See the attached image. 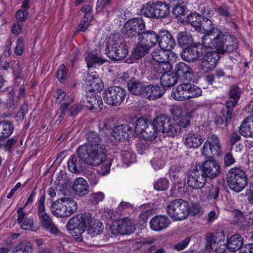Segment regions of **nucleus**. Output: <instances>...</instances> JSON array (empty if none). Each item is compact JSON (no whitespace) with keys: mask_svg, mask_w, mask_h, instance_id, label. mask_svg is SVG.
Masks as SVG:
<instances>
[{"mask_svg":"<svg viewBox=\"0 0 253 253\" xmlns=\"http://www.w3.org/2000/svg\"><path fill=\"white\" fill-rule=\"evenodd\" d=\"M206 36L204 39L205 48L214 49L224 54L236 50L238 47V40L226 32L220 31L217 35Z\"/></svg>","mask_w":253,"mask_h":253,"instance_id":"nucleus-1","label":"nucleus"},{"mask_svg":"<svg viewBox=\"0 0 253 253\" xmlns=\"http://www.w3.org/2000/svg\"><path fill=\"white\" fill-rule=\"evenodd\" d=\"M175 73L171 72L164 74L161 77V84L163 87H171L177 82L178 78L183 80L194 82L193 71L187 64H176Z\"/></svg>","mask_w":253,"mask_h":253,"instance_id":"nucleus-2","label":"nucleus"},{"mask_svg":"<svg viewBox=\"0 0 253 253\" xmlns=\"http://www.w3.org/2000/svg\"><path fill=\"white\" fill-rule=\"evenodd\" d=\"M86 143L79 148L102 163L105 159V147L101 144L98 134L94 131H89L86 134Z\"/></svg>","mask_w":253,"mask_h":253,"instance_id":"nucleus-3","label":"nucleus"},{"mask_svg":"<svg viewBox=\"0 0 253 253\" xmlns=\"http://www.w3.org/2000/svg\"><path fill=\"white\" fill-rule=\"evenodd\" d=\"M102 163L80 148L77 150V155H72L68 161L69 170L73 173H79L83 170L85 164L97 166Z\"/></svg>","mask_w":253,"mask_h":253,"instance_id":"nucleus-4","label":"nucleus"},{"mask_svg":"<svg viewBox=\"0 0 253 253\" xmlns=\"http://www.w3.org/2000/svg\"><path fill=\"white\" fill-rule=\"evenodd\" d=\"M138 40L132 55L135 59L144 56L150 48L156 45L158 41V36L154 31L148 30L139 33Z\"/></svg>","mask_w":253,"mask_h":253,"instance_id":"nucleus-5","label":"nucleus"},{"mask_svg":"<svg viewBox=\"0 0 253 253\" xmlns=\"http://www.w3.org/2000/svg\"><path fill=\"white\" fill-rule=\"evenodd\" d=\"M107 56L115 61L126 57L127 49L123 38L120 35L110 36L107 41Z\"/></svg>","mask_w":253,"mask_h":253,"instance_id":"nucleus-6","label":"nucleus"},{"mask_svg":"<svg viewBox=\"0 0 253 253\" xmlns=\"http://www.w3.org/2000/svg\"><path fill=\"white\" fill-rule=\"evenodd\" d=\"M141 12L146 17L158 19L167 17L169 14L170 8L166 2L151 1L142 5Z\"/></svg>","mask_w":253,"mask_h":253,"instance_id":"nucleus-7","label":"nucleus"},{"mask_svg":"<svg viewBox=\"0 0 253 253\" xmlns=\"http://www.w3.org/2000/svg\"><path fill=\"white\" fill-rule=\"evenodd\" d=\"M190 210L188 203L181 199L174 200L167 206V212L174 221H182L187 218Z\"/></svg>","mask_w":253,"mask_h":253,"instance_id":"nucleus-8","label":"nucleus"},{"mask_svg":"<svg viewBox=\"0 0 253 253\" xmlns=\"http://www.w3.org/2000/svg\"><path fill=\"white\" fill-rule=\"evenodd\" d=\"M90 219L91 214L89 212H84L72 217L67 224L70 234L80 238Z\"/></svg>","mask_w":253,"mask_h":253,"instance_id":"nucleus-9","label":"nucleus"},{"mask_svg":"<svg viewBox=\"0 0 253 253\" xmlns=\"http://www.w3.org/2000/svg\"><path fill=\"white\" fill-rule=\"evenodd\" d=\"M227 181L230 188L236 192H240L247 185V176L244 170L234 168L227 174Z\"/></svg>","mask_w":253,"mask_h":253,"instance_id":"nucleus-10","label":"nucleus"},{"mask_svg":"<svg viewBox=\"0 0 253 253\" xmlns=\"http://www.w3.org/2000/svg\"><path fill=\"white\" fill-rule=\"evenodd\" d=\"M94 64H87V72L84 75L83 79L84 87L86 92H94L100 91L103 87V84L101 79L96 77L95 72L93 71Z\"/></svg>","mask_w":253,"mask_h":253,"instance_id":"nucleus-11","label":"nucleus"},{"mask_svg":"<svg viewBox=\"0 0 253 253\" xmlns=\"http://www.w3.org/2000/svg\"><path fill=\"white\" fill-rule=\"evenodd\" d=\"M126 92L124 88L117 86H111L105 89L103 97L104 102L107 104L117 106L123 101Z\"/></svg>","mask_w":253,"mask_h":253,"instance_id":"nucleus-12","label":"nucleus"},{"mask_svg":"<svg viewBox=\"0 0 253 253\" xmlns=\"http://www.w3.org/2000/svg\"><path fill=\"white\" fill-rule=\"evenodd\" d=\"M152 123H149L147 119L143 117L138 118L135 122L134 130L136 133H141L143 138L147 140L155 139V130Z\"/></svg>","mask_w":253,"mask_h":253,"instance_id":"nucleus-13","label":"nucleus"},{"mask_svg":"<svg viewBox=\"0 0 253 253\" xmlns=\"http://www.w3.org/2000/svg\"><path fill=\"white\" fill-rule=\"evenodd\" d=\"M220 144L218 137L215 134L208 136L202 149V154L206 157L218 155L220 152Z\"/></svg>","mask_w":253,"mask_h":253,"instance_id":"nucleus-14","label":"nucleus"},{"mask_svg":"<svg viewBox=\"0 0 253 253\" xmlns=\"http://www.w3.org/2000/svg\"><path fill=\"white\" fill-rule=\"evenodd\" d=\"M145 24L142 17L132 18L124 25L123 33L129 37H133L140 33L139 31L144 30Z\"/></svg>","mask_w":253,"mask_h":253,"instance_id":"nucleus-15","label":"nucleus"},{"mask_svg":"<svg viewBox=\"0 0 253 253\" xmlns=\"http://www.w3.org/2000/svg\"><path fill=\"white\" fill-rule=\"evenodd\" d=\"M203 42H195L188 47H186L181 53V57L183 60L187 62H195L201 55L203 50Z\"/></svg>","mask_w":253,"mask_h":253,"instance_id":"nucleus-16","label":"nucleus"},{"mask_svg":"<svg viewBox=\"0 0 253 253\" xmlns=\"http://www.w3.org/2000/svg\"><path fill=\"white\" fill-rule=\"evenodd\" d=\"M219 164L213 158L205 161L202 166V174L207 179L217 177L221 172Z\"/></svg>","mask_w":253,"mask_h":253,"instance_id":"nucleus-17","label":"nucleus"},{"mask_svg":"<svg viewBox=\"0 0 253 253\" xmlns=\"http://www.w3.org/2000/svg\"><path fill=\"white\" fill-rule=\"evenodd\" d=\"M53 96L60 102L63 100L66 101L61 104L60 108L57 112V115L58 116V120L60 122L65 116L68 106L73 100L69 96H66V92L61 89H56L53 93Z\"/></svg>","mask_w":253,"mask_h":253,"instance_id":"nucleus-18","label":"nucleus"},{"mask_svg":"<svg viewBox=\"0 0 253 253\" xmlns=\"http://www.w3.org/2000/svg\"><path fill=\"white\" fill-rule=\"evenodd\" d=\"M207 181L206 177L197 169L190 171L187 177V183L193 189L202 188Z\"/></svg>","mask_w":253,"mask_h":253,"instance_id":"nucleus-19","label":"nucleus"},{"mask_svg":"<svg viewBox=\"0 0 253 253\" xmlns=\"http://www.w3.org/2000/svg\"><path fill=\"white\" fill-rule=\"evenodd\" d=\"M193 85L190 83H183L178 85L171 91V97L178 101L188 99V95H190L192 92Z\"/></svg>","mask_w":253,"mask_h":253,"instance_id":"nucleus-20","label":"nucleus"},{"mask_svg":"<svg viewBox=\"0 0 253 253\" xmlns=\"http://www.w3.org/2000/svg\"><path fill=\"white\" fill-rule=\"evenodd\" d=\"M171 224L170 219L165 215H156L150 221V228L156 232H159L167 229Z\"/></svg>","mask_w":253,"mask_h":253,"instance_id":"nucleus-21","label":"nucleus"},{"mask_svg":"<svg viewBox=\"0 0 253 253\" xmlns=\"http://www.w3.org/2000/svg\"><path fill=\"white\" fill-rule=\"evenodd\" d=\"M133 134L134 130L126 125H121L115 127L112 133L114 138L120 141L128 139Z\"/></svg>","mask_w":253,"mask_h":253,"instance_id":"nucleus-22","label":"nucleus"},{"mask_svg":"<svg viewBox=\"0 0 253 253\" xmlns=\"http://www.w3.org/2000/svg\"><path fill=\"white\" fill-rule=\"evenodd\" d=\"M158 36V43L160 48L165 51H169L175 45V41L170 33L167 30L161 31Z\"/></svg>","mask_w":253,"mask_h":253,"instance_id":"nucleus-23","label":"nucleus"},{"mask_svg":"<svg viewBox=\"0 0 253 253\" xmlns=\"http://www.w3.org/2000/svg\"><path fill=\"white\" fill-rule=\"evenodd\" d=\"M40 219L41 226L45 231L54 235H57L60 232L49 214L42 215Z\"/></svg>","mask_w":253,"mask_h":253,"instance_id":"nucleus-24","label":"nucleus"},{"mask_svg":"<svg viewBox=\"0 0 253 253\" xmlns=\"http://www.w3.org/2000/svg\"><path fill=\"white\" fill-rule=\"evenodd\" d=\"M200 27H199L198 31L199 32H206V34L203 37L202 42L204 45V39L206 36L210 35H217L220 31L217 29L213 28L212 22L209 20L208 18L203 16V19H201Z\"/></svg>","mask_w":253,"mask_h":253,"instance_id":"nucleus-25","label":"nucleus"},{"mask_svg":"<svg viewBox=\"0 0 253 253\" xmlns=\"http://www.w3.org/2000/svg\"><path fill=\"white\" fill-rule=\"evenodd\" d=\"M143 97L149 100H155L161 97L164 94V90L159 85L149 84L146 85Z\"/></svg>","mask_w":253,"mask_h":253,"instance_id":"nucleus-26","label":"nucleus"},{"mask_svg":"<svg viewBox=\"0 0 253 253\" xmlns=\"http://www.w3.org/2000/svg\"><path fill=\"white\" fill-rule=\"evenodd\" d=\"M184 139L185 144L190 148H197L204 142L202 137L197 133L194 132H190L186 134Z\"/></svg>","mask_w":253,"mask_h":253,"instance_id":"nucleus-27","label":"nucleus"},{"mask_svg":"<svg viewBox=\"0 0 253 253\" xmlns=\"http://www.w3.org/2000/svg\"><path fill=\"white\" fill-rule=\"evenodd\" d=\"M24 208H19L17 210L18 213L17 222L22 229L24 230H31L34 226L33 218H26V212L23 211Z\"/></svg>","mask_w":253,"mask_h":253,"instance_id":"nucleus-28","label":"nucleus"},{"mask_svg":"<svg viewBox=\"0 0 253 253\" xmlns=\"http://www.w3.org/2000/svg\"><path fill=\"white\" fill-rule=\"evenodd\" d=\"M242 90L238 85L234 84L230 87L228 95L231 100H228L226 105L230 107L236 106L241 95Z\"/></svg>","mask_w":253,"mask_h":253,"instance_id":"nucleus-29","label":"nucleus"},{"mask_svg":"<svg viewBox=\"0 0 253 253\" xmlns=\"http://www.w3.org/2000/svg\"><path fill=\"white\" fill-rule=\"evenodd\" d=\"M117 229L120 233L122 235L130 234L135 229L132 221L127 218H125L119 221Z\"/></svg>","mask_w":253,"mask_h":253,"instance_id":"nucleus-30","label":"nucleus"},{"mask_svg":"<svg viewBox=\"0 0 253 253\" xmlns=\"http://www.w3.org/2000/svg\"><path fill=\"white\" fill-rule=\"evenodd\" d=\"M73 188L75 192L81 196H84L88 193V185L87 181L82 177H79L75 179Z\"/></svg>","mask_w":253,"mask_h":253,"instance_id":"nucleus-31","label":"nucleus"},{"mask_svg":"<svg viewBox=\"0 0 253 253\" xmlns=\"http://www.w3.org/2000/svg\"><path fill=\"white\" fill-rule=\"evenodd\" d=\"M83 103L85 105V108L93 112L100 111L102 109V102L101 98L99 96H90L89 98L84 100Z\"/></svg>","mask_w":253,"mask_h":253,"instance_id":"nucleus-32","label":"nucleus"},{"mask_svg":"<svg viewBox=\"0 0 253 253\" xmlns=\"http://www.w3.org/2000/svg\"><path fill=\"white\" fill-rule=\"evenodd\" d=\"M239 130L242 136L253 137V117L246 118L240 126Z\"/></svg>","mask_w":253,"mask_h":253,"instance_id":"nucleus-33","label":"nucleus"},{"mask_svg":"<svg viewBox=\"0 0 253 253\" xmlns=\"http://www.w3.org/2000/svg\"><path fill=\"white\" fill-rule=\"evenodd\" d=\"M87 224V232L91 237H94L100 234L103 229V225L101 222L92 218L91 215V219Z\"/></svg>","mask_w":253,"mask_h":253,"instance_id":"nucleus-34","label":"nucleus"},{"mask_svg":"<svg viewBox=\"0 0 253 253\" xmlns=\"http://www.w3.org/2000/svg\"><path fill=\"white\" fill-rule=\"evenodd\" d=\"M243 238L238 234L233 235L228 239L227 246L230 252H234L239 250L243 245Z\"/></svg>","mask_w":253,"mask_h":253,"instance_id":"nucleus-35","label":"nucleus"},{"mask_svg":"<svg viewBox=\"0 0 253 253\" xmlns=\"http://www.w3.org/2000/svg\"><path fill=\"white\" fill-rule=\"evenodd\" d=\"M167 123L164 124L163 129H161V131L162 133H167L169 136L173 137L176 135L180 131V126L173 125V121L168 116Z\"/></svg>","mask_w":253,"mask_h":253,"instance_id":"nucleus-36","label":"nucleus"},{"mask_svg":"<svg viewBox=\"0 0 253 253\" xmlns=\"http://www.w3.org/2000/svg\"><path fill=\"white\" fill-rule=\"evenodd\" d=\"M145 86L146 85L134 79L129 80L127 83L128 89L131 93L135 95H141L142 96H143Z\"/></svg>","mask_w":253,"mask_h":253,"instance_id":"nucleus-37","label":"nucleus"},{"mask_svg":"<svg viewBox=\"0 0 253 253\" xmlns=\"http://www.w3.org/2000/svg\"><path fill=\"white\" fill-rule=\"evenodd\" d=\"M178 44L181 47H188L192 46L193 42V39L192 35L186 31L179 32L177 36Z\"/></svg>","mask_w":253,"mask_h":253,"instance_id":"nucleus-38","label":"nucleus"},{"mask_svg":"<svg viewBox=\"0 0 253 253\" xmlns=\"http://www.w3.org/2000/svg\"><path fill=\"white\" fill-rule=\"evenodd\" d=\"M13 130V125L10 121H0V140L8 137Z\"/></svg>","mask_w":253,"mask_h":253,"instance_id":"nucleus-39","label":"nucleus"},{"mask_svg":"<svg viewBox=\"0 0 253 253\" xmlns=\"http://www.w3.org/2000/svg\"><path fill=\"white\" fill-rule=\"evenodd\" d=\"M168 116L164 114H160L153 119L152 125L154 126L152 130H155V139L157 137V133L160 132L161 129H163L165 123H167Z\"/></svg>","mask_w":253,"mask_h":253,"instance_id":"nucleus-40","label":"nucleus"},{"mask_svg":"<svg viewBox=\"0 0 253 253\" xmlns=\"http://www.w3.org/2000/svg\"><path fill=\"white\" fill-rule=\"evenodd\" d=\"M64 206L65 216L68 217L72 214L77 210L76 202L71 198H61Z\"/></svg>","mask_w":253,"mask_h":253,"instance_id":"nucleus-41","label":"nucleus"},{"mask_svg":"<svg viewBox=\"0 0 253 253\" xmlns=\"http://www.w3.org/2000/svg\"><path fill=\"white\" fill-rule=\"evenodd\" d=\"M51 213L57 217H65V209L61 198L55 201L50 207Z\"/></svg>","mask_w":253,"mask_h":253,"instance_id":"nucleus-42","label":"nucleus"},{"mask_svg":"<svg viewBox=\"0 0 253 253\" xmlns=\"http://www.w3.org/2000/svg\"><path fill=\"white\" fill-rule=\"evenodd\" d=\"M86 63H103L106 61L96 51H91L86 52L85 56Z\"/></svg>","mask_w":253,"mask_h":253,"instance_id":"nucleus-43","label":"nucleus"},{"mask_svg":"<svg viewBox=\"0 0 253 253\" xmlns=\"http://www.w3.org/2000/svg\"><path fill=\"white\" fill-rule=\"evenodd\" d=\"M171 114L174 117H176L177 119L179 118V122H180L181 121L184 122H181L179 124L180 127H185L189 124V120L187 119L186 117H182V110L181 108L178 106H173L170 109Z\"/></svg>","mask_w":253,"mask_h":253,"instance_id":"nucleus-44","label":"nucleus"},{"mask_svg":"<svg viewBox=\"0 0 253 253\" xmlns=\"http://www.w3.org/2000/svg\"><path fill=\"white\" fill-rule=\"evenodd\" d=\"M32 252L31 244L27 241H23L14 247L12 253H32Z\"/></svg>","mask_w":253,"mask_h":253,"instance_id":"nucleus-45","label":"nucleus"},{"mask_svg":"<svg viewBox=\"0 0 253 253\" xmlns=\"http://www.w3.org/2000/svg\"><path fill=\"white\" fill-rule=\"evenodd\" d=\"M155 157L151 161V165L155 169H160L165 165V161L162 158V153L161 151L158 150L155 153Z\"/></svg>","mask_w":253,"mask_h":253,"instance_id":"nucleus-46","label":"nucleus"},{"mask_svg":"<svg viewBox=\"0 0 253 253\" xmlns=\"http://www.w3.org/2000/svg\"><path fill=\"white\" fill-rule=\"evenodd\" d=\"M203 19V16L198 14L197 13H193L187 15L186 21L190 23L191 25L198 31L199 27L201 26L200 23L201 22V19Z\"/></svg>","mask_w":253,"mask_h":253,"instance_id":"nucleus-47","label":"nucleus"},{"mask_svg":"<svg viewBox=\"0 0 253 253\" xmlns=\"http://www.w3.org/2000/svg\"><path fill=\"white\" fill-rule=\"evenodd\" d=\"M219 54H221L215 49V51H211L207 52L203 58V62L217 63V62L220 58V55Z\"/></svg>","mask_w":253,"mask_h":253,"instance_id":"nucleus-48","label":"nucleus"},{"mask_svg":"<svg viewBox=\"0 0 253 253\" xmlns=\"http://www.w3.org/2000/svg\"><path fill=\"white\" fill-rule=\"evenodd\" d=\"M152 70L154 73L162 74L168 73L172 70V64H152Z\"/></svg>","mask_w":253,"mask_h":253,"instance_id":"nucleus-49","label":"nucleus"},{"mask_svg":"<svg viewBox=\"0 0 253 253\" xmlns=\"http://www.w3.org/2000/svg\"><path fill=\"white\" fill-rule=\"evenodd\" d=\"M205 194L210 200H216L219 196V188L214 185L207 187Z\"/></svg>","mask_w":253,"mask_h":253,"instance_id":"nucleus-50","label":"nucleus"},{"mask_svg":"<svg viewBox=\"0 0 253 253\" xmlns=\"http://www.w3.org/2000/svg\"><path fill=\"white\" fill-rule=\"evenodd\" d=\"M87 16H84L81 20L80 24L76 28L77 32H84L90 25L93 17H90L88 15H87Z\"/></svg>","mask_w":253,"mask_h":253,"instance_id":"nucleus-51","label":"nucleus"},{"mask_svg":"<svg viewBox=\"0 0 253 253\" xmlns=\"http://www.w3.org/2000/svg\"><path fill=\"white\" fill-rule=\"evenodd\" d=\"M166 55V51L163 50L155 51L151 53L152 58L156 63H166L165 61Z\"/></svg>","mask_w":253,"mask_h":253,"instance_id":"nucleus-52","label":"nucleus"},{"mask_svg":"<svg viewBox=\"0 0 253 253\" xmlns=\"http://www.w3.org/2000/svg\"><path fill=\"white\" fill-rule=\"evenodd\" d=\"M206 246L205 247V253H211V250H212V246L215 244L216 239L215 235L211 233H208L206 236Z\"/></svg>","mask_w":253,"mask_h":253,"instance_id":"nucleus-53","label":"nucleus"},{"mask_svg":"<svg viewBox=\"0 0 253 253\" xmlns=\"http://www.w3.org/2000/svg\"><path fill=\"white\" fill-rule=\"evenodd\" d=\"M113 160V158L112 157L106 158L105 155V159L103 162H105V164L102 165L101 167L100 170L99 172L102 175H105L110 172V167L112 165V161Z\"/></svg>","mask_w":253,"mask_h":253,"instance_id":"nucleus-54","label":"nucleus"},{"mask_svg":"<svg viewBox=\"0 0 253 253\" xmlns=\"http://www.w3.org/2000/svg\"><path fill=\"white\" fill-rule=\"evenodd\" d=\"M169 186V181L166 178H161L156 181L154 184V188L158 191L167 190Z\"/></svg>","mask_w":253,"mask_h":253,"instance_id":"nucleus-55","label":"nucleus"},{"mask_svg":"<svg viewBox=\"0 0 253 253\" xmlns=\"http://www.w3.org/2000/svg\"><path fill=\"white\" fill-rule=\"evenodd\" d=\"M126 12V10L123 8H118L108 12V15L109 17L116 18L125 19Z\"/></svg>","mask_w":253,"mask_h":253,"instance_id":"nucleus-56","label":"nucleus"},{"mask_svg":"<svg viewBox=\"0 0 253 253\" xmlns=\"http://www.w3.org/2000/svg\"><path fill=\"white\" fill-rule=\"evenodd\" d=\"M84 106L83 100L81 101L79 104L74 105L69 109V115L71 117L77 115L82 109L85 108Z\"/></svg>","mask_w":253,"mask_h":253,"instance_id":"nucleus-57","label":"nucleus"},{"mask_svg":"<svg viewBox=\"0 0 253 253\" xmlns=\"http://www.w3.org/2000/svg\"><path fill=\"white\" fill-rule=\"evenodd\" d=\"M172 14L177 17L184 16L186 12V8L181 4H175L172 9Z\"/></svg>","mask_w":253,"mask_h":253,"instance_id":"nucleus-58","label":"nucleus"},{"mask_svg":"<svg viewBox=\"0 0 253 253\" xmlns=\"http://www.w3.org/2000/svg\"><path fill=\"white\" fill-rule=\"evenodd\" d=\"M67 71L64 64H61L56 72L57 78L63 82L67 77Z\"/></svg>","mask_w":253,"mask_h":253,"instance_id":"nucleus-59","label":"nucleus"},{"mask_svg":"<svg viewBox=\"0 0 253 253\" xmlns=\"http://www.w3.org/2000/svg\"><path fill=\"white\" fill-rule=\"evenodd\" d=\"M235 106H231L228 107L226 105V111L225 112H223V116L225 119V126H227L229 123L230 122L231 120L233 117V108Z\"/></svg>","mask_w":253,"mask_h":253,"instance_id":"nucleus-60","label":"nucleus"},{"mask_svg":"<svg viewBox=\"0 0 253 253\" xmlns=\"http://www.w3.org/2000/svg\"><path fill=\"white\" fill-rule=\"evenodd\" d=\"M45 195L42 194L41 195L39 199V206H38V213L39 214V217L42 216V215H46L47 213L45 211Z\"/></svg>","mask_w":253,"mask_h":253,"instance_id":"nucleus-61","label":"nucleus"},{"mask_svg":"<svg viewBox=\"0 0 253 253\" xmlns=\"http://www.w3.org/2000/svg\"><path fill=\"white\" fill-rule=\"evenodd\" d=\"M191 238L190 237H186L183 240L175 244L173 249L176 251H180L185 249L188 245Z\"/></svg>","mask_w":253,"mask_h":253,"instance_id":"nucleus-62","label":"nucleus"},{"mask_svg":"<svg viewBox=\"0 0 253 253\" xmlns=\"http://www.w3.org/2000/svg\"><path fill=\"white\" fill-rule=\"evenodd\" d=\"M239 220L244 228L253 225V218H251L250 214L244 217L241 216Z\"/></svg>","mask_w":253,"mask_h":253,"instance_id":"nucleus-63","label":"nucleus"},{"mask_svg":"<svg viewBox=\"0 0 253 253\" xmlns=\"http://www.w3.org/2000/svg\"><path fill=\"white\" fill-rule=\"evenodd\" d=\"M15 17L19 21H25L28 17V10L21 8L16 12Z\"/></svg>","mask_w":253,"mask_h":253,"instance_id":"nucleus-64","label":"nucleus"}]
</instances>
